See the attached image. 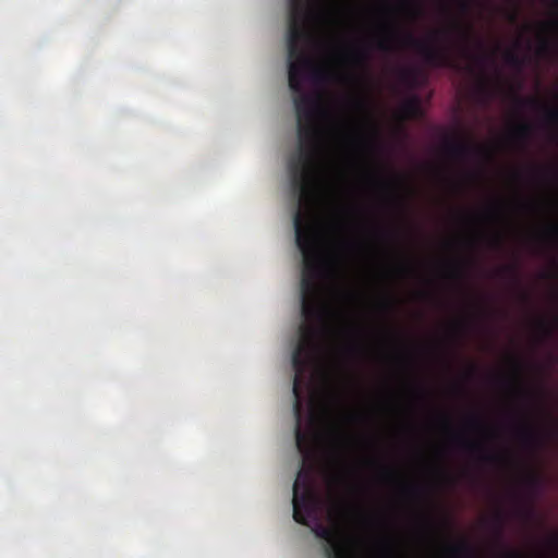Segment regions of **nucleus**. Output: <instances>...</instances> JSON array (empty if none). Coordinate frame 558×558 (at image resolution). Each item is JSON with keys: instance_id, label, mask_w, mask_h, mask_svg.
I'll use <instances>...</instances> for the list:
<instances>
[{"instance_id": "nucleus-1", "label": "nucleus", "mask_w": 558, "mask_h": 558, "mask_svg": "<svg viewBox=\"0 0 558 558\" xmlns=\"http://www.w3.org/2000/svg\"><path fill=\"white\" fill-rule=\"evenodd\" d=\"M337 315L302 313L305 323L300 327V340L292 353L295 446L302 456V466L293 484V519L311 527L316 537L326 542L324 551L327 558H354L350 542L342 532L320 521V499L315 481L323 438L320 426L323 420L329 416V411L320 415L315 409L312 398L313 373L322 351L319 339L331 331L329 320Z\"/></svg>"}, {"instance_id": "nucleus-2", "label": "nucleus", "mask_w": 558, "mask_h": 558, "mask_svg": "<svg viewBox=\"0 0 558 558\" xmlns=\"http://www.w3.org/2000/svg\"><path fill=\"white\" fill-rule=\"evenodd\" d=\"M386 36L376 41V48L384 52L393 50V43H399L403 47L413 48L423 58L426 64L434 68L457 69L458 62L452 56V51L447 46H437L427 40L416 38L411 32H401L392 24L385 26Z\"/></svg>"}, {"instance_id": "nucleus-3", "label": "nucleus", "mask_w": 558, "mask_h": 558, "mask_svg": "<svg viewBox=\"0 0 558 558\" xmlns=\"http://www.w3.org/2000/svg\"><path fill=\"white\" fill-rule=\"evenodd\" d=\"M442 148L447 156L458 160H465L471 157L488 159L492 155L488 148L463 140L448 138L445 141Z\"/></svg>"}, {"instance_id": "nucleus-4", "label": "nucleus", "mask_w": 558, "mask_h": 558, "mask_svg": "<svg viewBox=\"0 0 558 558\" xmlns=\"http://www.w3.org/2000/svg\"><path fill=\"white\" fill-rule=\"evenodd\" d=\"M453 28L458 32L461 44L458 47L459 54L466 60H472L478 65H483L486 62L487 57L485 54H476L473 52L471 44L475 41L480 49H483V43L480 39L474 38L473 29L470 25L462 26L458 23L453 25Z\"/></svg>"}, {"instance_id": "nucleus-5", "label": "nucleus", "mask_w": 558, "mask_h": 558, "mask_svg": "<svg viewBox=\"0 0 558 558\" xmlns=\"http://www.w3.org/2000/svg\"><path fill=\"white\" fill-rule=\"evenodd\" d=\"M459 447L468 453H476L478 460L484 463L499 464L504 460L502 454L486 451L485 448L477 441L462 440L459 441Z\"/></svg>"}, {"instance_id": "nucleus-6", "label": "nucleus", "mask_w": 558, "mask_h": 558, "mask_svg": "<svg viewBox=\"0 0 558 558\" xmlns=\"http://www.w3.org/2000/svg\"><path fill=\"white\" fill-rule=\"evenodd\" d=\"M517 435L525 447L542 448L545 440L538 429L531 423L524 422L518 428Z\"/></svg>"}, {"instance_id": "nucleus-7", "label": "nucleus", "mask_w": 558, "mask_h": 558, "mask_svg": "<svg viewBox=\"0 0 558 558\" xmlns=\"http://www.w3.org/2000/svg\"><path fill=\"white\" fill-rule=\"evenodd\" d=\"M422 116L421 99L417 95L408 97L400 106L398 117L401 122Z\"/></svg>"}, {"instance_id": "nucleus-8", "label": "nucleus", "mask_w": 558, "mask_h": 558, "mask_svg": "<svg viewBox=\"0 0 558 558\" xmlns=\"http://www.w3.org/2000/svg\"><path fill=\"white\" fill-rule=\"evenodd\" d=\"M328 435L332 439L333 446L337 450H342L350 442V437L342 430V428L333 423L328 424Z\"/></svg>"}, {"instance_id": "nucleus-9", "label": "nucleus", "mask_w": 558, "mask_h": 558, "mask_svg": "<svg viewBox=\"0 0 558 558\" xmlns=\"http://www.w3.org/2000/svg\"><path fill=\"white\" fill-rule=\"evenodd\" d=\"M448 554L452 557L477 558L474 548L466 541H460L450 545Z\"/></svg>"}, {"instance_id": "nucleus-10", "label": "nucleus", "mask_w": 558, "mask_h": 558, "mask_svg": "<svg viewBox=\"0 0 558 558\" xmlns=\"http://www.w3.org/2000/svg\"><path fill=\"white\" fill-rule=\"evenodd\" d=\"M537 330L546 338H549L558 328V317L551 319L541 318L536 323Z\"/></svg>"}, {"instance_id": "nucleus-11", "label": "nucleus", "mask_w": 558, "mask_h": 558, "mask_svg": "<svg viewBox=\"0 0 558 558\" xmlns=\"http://www.w3.org/2000/svg\"><path fill=\"white\" fill-rule=\"evenodd\" d=\"M532 133V125L527 122L519 123L512 131L511 135L518 141H526Z\"/></svg>"}, {"instance_id": "nucleus-12", "label": "nucleus", "mask_w": 558, "mask_h": 558, "mask_svg": "<svg viewBox=\"0 0 558 558\" xmlns=\"http://www.w3.org/2000/svg\"><path fill=\"white\" fill-rule=\"evenodd\" d=\"M505 62L510 65L511 68H514L519 71H521L524 66V59L520 57L515 51L513 50H507L505 52Z\"/></svg>"}, {"instance_id": "nucleus-13", "label": "nucleus", "mask_w": 558, "mask_h": 558, "mask_svg": "<svg viewBox=\"0 0 558 558\" xmlns=\"http://www.w3.org/2000/svg\"><path fill=\"white\" fill-rule=\"evenodd\" d=\"M513 102L518 109H525V108H538L541 106V102L536 98H522L518 95L513 96Z\"/></svg>"}, {"instance_id": "nucleus-14", "label": "nucleus", "mask_w": 558, "mask_h": 558, "mask_svg": "<svg viewBox=\"0 0 558 558\" xmlns=\"http://www.w3.org/2000/svg\"><path fill=\"white\" fill-rule=\"evenodd\" d=\"M399 78L402 83L414 86L416 84L417 71L415 69H401L399 71Z\"/></svg>"}, {"instance_id": "nucleus-15", "label": "nucleus", "mask_w": 558, "mask_h": 558, "mask_svg": "<svg viewBox=\"0 0 558 558\" xmlns=\"http://www.w3.org/2000/svg\"><path fill=\"white\" fill-rule=\"evenodd\" d=\"M350 60L356 65H365L368 60V53L364 49H357L350 53Z\"/></svg>"}, {"instance_id": "nucleus-16", "label": "nucleus", "mask_w": 558, "mask_h": 558, "mask_svg": "<svg viewBox=\"0 0 558 558\" xmlns=\"http://www.w3.org/2000/svg\"><path fill=\"white\" fill-rule=\"evenodd\" d=\"M402 3L409 7L415 16L421 15L423 12L421 4L414 0H402Z\"/></svg>"}, {"instance_id": "nucleus-17", "label": "nucleus", "mask_w": 558, "mask_h": 558, "mask_svg": "<svg viewBox=\"0 0 558 558\" xmlns=\"http://www.w3.org/2000/svg\"><path fill=\"white\" fill-rule=\"evenodd\" d=\"M526 485L531 490L538 489L541 485L539 476H537L536 474L529 475L526 478Z\"/></svg>"}, {"instance_id": "nucleus-18", "label": "nucleus", "mask_w": 558, "mask_h": 558, "mask_svg": "<svg viewBox=\"0 0 558 558\" xmlns=\"http://www.w3.org/2000/svg\"><path fill=\"white\" fill-rule=\"evenodd\" d=\"M501 272L511 276L515 281L519 280L517 265H507L501 269Z\"/></svg>"}, {"instance_id": "nucleus-19", "label": "nucleus", "mask_w": 558, "mask_h": 558, "mask_svg": "<svg viewBox=\"0 0 558 558\" xmlns=\"http://www.w3.org/2000/svg\"><path fill=\"white\" fill-rule=\"evenodd\" d=\"M477 92L481 96H483L485 99H488L490 97V90L487 82L485 80L481 81Z\"/></svg>"}, {"instance_id": "nucleus-20", "label": "nucleus", "mask_w": 558, "mask_h": 558, "mask_svg": "<svg viewBox=\"0 0 558 558\" xmlns=\"http://www.w3.org/2000/svg\"><path fill=\"white\" fill-rule=\"evenodd\" d=\"M349 104L351 105V107H353L356 110H364L366 107L364 100L359 99V98L350 99Z\"/></svg>"}, {"instance_id": "nucleus-21", "label": "nucleus", "mask_w": 558, "mask_h": 558, "mask_svg": "<svg viewBox=\"0 0 558 558\" xmlns=\"http://www.w3.org/2000/svg\"><path fill=\"white\" fill-rule=\"evenodd\" d=\"M502 556L505 558H520L521 554L518 550H515V549H509L508 548V549H505L502 551Z\"/></svg>"}, {"instance_id": "nucleus-22", "label": "nucleus", "mask_w": 558, "mask_h": 558, "mask_svg": "<svg viewBox=\"0 0 558 558\" xmlns=\"http://www.w3.org/2000/svg\"><path fill=\"white\" fill-rule=\"evenodd\" d=\"M490 244H492L493 247H496V248L501 247V245H502V238H501V235L500 234H496L492 239Z\"/></svg>"}, {"instance_id": "nucleus-23", "label": "nucleus", "mask_w": 558, "mask_h": 558, "mask_svg": "<svg viewBox=\"0 0 558 558\" xmlns=\"http://www.w3.org/2000/svg\"><path fill=\"white\" fill-rule=\"evenodd\" d=\"M495 523L497 525L498 534H500L501 530H502V525H504V518H502L501 513H497L495 515Z\"/></svg>"}, {"instance_id": "nucleus-24", "label": "nucleus", "mask_w": 558, "mask_h": 558, "mask_svg": "<svg viewBox=\"0 0 558 558\" xmlns=\"http://www.w3.org/2000/svg\"><path fill=\"white\" fill-rule=\"evenodd\" d=\"M453 275L458 278H461L463 276V267L461 264H454L453 265Z\"/></svg>"}, {"instance_id": "nucleus-25", "label": "nucleus", "mask_w": 558, "mask_h": 558, "mask_svg": "<svg viewBox=\"0 0 558 558\" xmlns=\"http://www.w3.org/2000/svg\"><path fill=\"white\" fill-rule=\"evenodd\" d=\"M459 8L462 12L470 10V0H459Z\"/></svg>"}, {"instance_id": "nucleus-26", "label": "nucleus", "mask_w": 558, "mask_h": 558, "mask_svg": "<svg viewBox=\"0 0 558 558\" xmlns=\"http://www.w3.org/2000/svg\"><path fill=\"white\" fill-rule=\"evenodd\" d=\"M548 48H549V44L547 40H542L541 45H539V48H538V51L539 53L544 54L548 51Z\"/></svg>"}, {"instance_id": "nucleus-27", "label": "nucleus", "mask_w": 558, "mask_h": 558, "mask_svg": "<svg viewBox=\"0 0 558 558\" xmlns=\"http://www.w3.org/2000/svg\"><path fill=\"white\" fill-rule=\"evenodd\" d=\"M548 234L558 239V226H551L549 229H548Z\"/></svg>"}, {"instance_id": "nucleus-28", "label": "nucleus", "mask_w": 558, "mask_h": 558, "mask_svg": "<svg viewBox=\"0 0 558 558\" xmlns=\"http://www.w3.org/2000/svg\"><path fill=\"white\" fill-rule=\"evenodd\" d=\"M444 34H445V32H444V31H435V32L433 33L432 38H433V39H436L437 37H439L440 35H444Z\"/></svg>"}, {"instance_id": "nucleus-29", "label": "nucleus", "mask_w": 558, "mask_h": 558, "mask_svg": "<svg viewBox=\"0 0 558 558\" xmlns=\"http://www.w3.org/2000/svg\"><path fill=\"white\" fill-rule=\"evenodd\" d=\"M399 269L402 272H410L412 270L408 265H403Z\"/></svg>"}, {"instance_id": "nucleus-30", "label": "nucleus", "mask_w": 558, "mask_h": 558, "mask_svg": "<svg viewBox=\"0 0 558 558\" xmlns=\"http://www.w3.org/2000/svg\"><path fill=\"white\" fill-rule=\"evenodd\" d=\"M488 213H489L490 215L496 216V215L498 214V208H497L496 206L490 207V208H489V210H488Z\"/></svg>"}, {"instance_id": "nucleus-31", "label": "nucleus", "mask_w": 558, "mask_h": 558, "mask_svg": "<svg viewBox=\"0 0 558 558\" xmlns=\"http://www.w3.org/2000/svg\"><path fill=\"white\" fill-rule=\"evenodd\" d=\"M396 182H397L398 184H404V179H403V178H401V177H396Z\"/></svg>"}, {"instance_id": "nucleus-32", "label": "nucleus", "mask_w": 558, "mask_h": 558, "mask_svg": "<svg viewBox=\"0 0 558 558\" xmlns=\"http://www.w3.org/2000/svg\"><path fill=\"white\" fill-rule=\"evenodd\" d=\"M344 295L347 298H353V294L351 292H349V291H344Z\"/></svg>"}, {"instance_id": "nucleus-33", "label": "nucleus", "mask_w": 558, "mask_h": 558, "mask_svg": "<svg viewBox=\"0 0 558 558\" xmlns=\"http://www.w3.org/2000/svg\"><path fill=\"white\" fill-rule=\"evenodd\" d=\"M385 306H386V307H388V308H390V307L392 306V301H388V302H386V303H385Z\"/></svg>"}, {"instance_id": "nucleus-34", "label": "nucleus", "mask_w": 558, "mask_h": 558, "mask_svg": "<svg viewBox=\"0 0 558 558\" xmlns=\"http://www.w3.org/2000/svg\"><path fill=\"white\" fill-rule=\"evenodd\" d=\"M522 298H523L524 301H530V298H529V295L526 293L522 294Z\"/></svg>"}, {"instance_id": "nucleus-35", "label": "nucleus", "mask_w": 558, "mask_h": 558, "mask_svg": "<svg viewBox=\"0 0 558 558\" xmlns=\"http://www.w3.org/2000/svg\"><path fill=\"white\" fill-rule=\"evenodd\" d=\"M387 234H388L389 236H395V235H396V232H393V231H389V232H387Z\"/></svg>"}, {"instance_id": "nucleus-36", "label": "nucleus", "mask_w": 558, "mask_h": 558, "mask_svg": "<svg viewBox=\"0 0 558 558\" xmlns=\"http://www.w3.org/2000/svg\"><path fill=\"white\" fill-rule=\"evenodd\" d=\"M550 277L556 279V278H557V272H556V271H553V272L550 274Z\"/></svg>"}, {"instance_id": "nucleus-37", "label": "nucleus", "mask_w": 558, "mask_h": 558, "mask_svg": "<svg viewBox=\"0 0 558 558\" xmlns=\"http://www.w3.org/2000/svg\"><path fill=\"white\" fill-rule=\"evenodd\" d=\"M407 490L414 492V490H416V488H414V487H408V488H407Z\"/></svg>"}, {"instance_id": "nucleus-38", "label": "nucleus", "mask_w": 558, "mask_h": 558, "mask_svg": "<svg viewBox=\"0 0 558 558\" xmlns=\"http://www.w3.org/2000/svg\"><path fill=\"white\" fill-rule=\"evenodd\" d=\"M398 131H399V132H403V128L400 125V126L398 128Z\"/></svg>"}, {"instance_id": "nucleus-39", "label": "nucleus", "mask_w": 558, "mask_h": 558, "mask_svg": "<svg viewBox=\"0 0 558 558\" xmlns=\"http://www.w3.org/2000/svg\"><path fill=\"white\" fill-rule=\"evenodd\" d=\"M458 327L462 328V327H464V324L460 323V324H458Z\"/></svg>"}, {"instance_id": "nucleus-40", "label": "nucleus", "mask_w": 558, "mask_h": 558, "mask_svg": "<svg viewBox=\"0 0 558 558\" xmlns=\"http://www.w3.org/2000/svg\"><path fill=\"white\" fill-rule=\"evenodd\" d=\"M474 369H475V368L472 366V367H471V371H470V374L474 373Z\"/></svg>"}, {"instance_id": "nucleus-41", "label": "nucleus", "mask_w": 558, "mask_h": 558, "mask_svg": "<svg viewBox=\"0 0 558 558\" xmlns=\"http://www.w3.org/2000/svg\"><path fill=\"white\" fill-rule=\"evenodd\" d=\"M555 298H556V300H558V292L555 293Z\"/></svg>"}, {"instance_id": "nucleus-42", "label": "nucleus", "mask_w": 558, "mask_h": 558, "mask_svg": "<svg viewBox=\"0 0 558 558\" xmlns=\"http://www.w3.org/2000/svg\"><path fill=\"white\" fill-rule=\"evenodd\" d=\"M555 4H556V7H558V0H557V1H555Z\"/></svg>"}, {"instance_id": "nucleus-43", "label": "nucleus", "mask_w": 558, "mask_h": 558, "mask_svg": "<svg viewBox=\"0 0 558 558\" xmlns=\"http://www.w3.org/2000/svg\"><path fill=\"white\" fill-rule=\"evenodd\" d=\"M556 542L558 543V537L556 538Z\"/></svg>"}]
</instances>
